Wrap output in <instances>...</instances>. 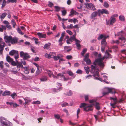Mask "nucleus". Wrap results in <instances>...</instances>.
<instances>
[{
    "label": "nucleus",
    "mask_w": 126,
    "mask_h": 126,
    "mask_svg": "<svg viewBox=\"0 0 126 126\" xmlns=\"http://www.w3.org/2000/svg\"><path fill=\"white\" fill-rule=\"evenodd\" d=\"M79 107L80 108L83 107L84 110L86 111H92L93 110V104H87L85 103H81Z\"/></svg>",
    "instance_id": "1"
},
{
    "label": "nucleus",
    "mask_w": 126,
    "mask_h": 126,
    "mask_svg": "<svg viewBox=\"0 0 126 126\" xmlns=\"http://www.w3.org/2000/svg\"><path fill=\"white\" fill-rule=\"evenodd\" d=\"M51 54H50V53L49 54L46 53L45 54V56L46 57L48 58H51L52 57L51 56Z\"/></svg>",
    "instance_id": "38"
},
{
    "label": "nucleus",
    "mask_w": 126,
    "mask_h": 126,
    "mask_svg": "<svg viewBox=\"0 0 126 126\" xmlns=\"http://www.w3.org/2000/svg\"><path fill=\"white\" fill-rule=\"evenodd\" d=\"M11 63L14 66L16 65L17 63H16L15 61H12Z\"/></svg>",
    "instance_id": "62"
},
{
    "label": "nucleus",
    "mask_w": 126,
    "mask_h": 126,
    "mask_svg": "<svg viewBox=\"0 0 126 126\" xmlns=\"http://www.w3.org/2000/svg\"><path fill=\"white\" fill-rule=\"evenodd\" d=\"M24 100L25 101V102L24 104V105H26L29 102L31 101V100L29 99V98L28 97H26L25 98H24Z\"/></svg>",
    "instance_id": "22"
},
{
    "label": "nucleus",
    "mask_w": 126,
    "mask_h": 126,
    "mask_svg": "<svg viewBox=\"0 0 126 126\" xmlns=\"http://www.w3.org/2000/svg\"><path fill=\"white\" fill-rule=\"evenodd\" d=\"M98 14V13L97 11L93 12L91 15L90 17L92 19L94 18L97 16Z\"/></svg>",
    "instance_id": "10"
},
{
    "label": "nucleus",
    "mask_w": 126,
    "mask_h": 126,
    "mask_svg": "<svg viewBox=\"0 0 126 126\" xmlns=\"http://www.w3.org/2000/svg\"><path fill=\"white\" fill-rule=\"evenodd\" d=\"M7 15V13H2L0 17V19H3Z\"/></svg>",
    "instance_id": "33"
},
{
    "label": "nucleus",
    "mask_w": 126,
    "mask_h": 126,
    "mask_svg": "<svg viewBox=\"0 0 126 126\" xmlns=\"http://www.w3.org/2000/svg\"><path fill=\"white\" fill-rule=\"evenodd\" d=\"M62 14L63 16H65L67 13V12L65 10L62 11Z\"/></svg>",
    "instance_id": "52"
},
{
    "label": "nucleus",
    "mask_w": 126,
    "mask_h": 126,
    "mask_svg": "<svg viewBox=\"0 0 126 126\" xmlns=\"http://www.w3.org/2000/svg\"><path fill=\"white\" fill-rule=\"evenodd\" d=\"M18 39L17 38H12L10 43L13 44H15L17 42Z\"/></svg>",
    "instance_id": "8"
},
{
    "label": "nucleus",
    "mask_w": 126,
    "mask_h": 126,
    "mask_svg": "<svg viewBox=\"0 0 126 126\" xmlns=\"http://www.w3.org/2000/svg\"><path fill=\"white\" fill-rule=\"evenodd\" d=\"M106 39H103L101 42V44L102 46L105 47L106 46L107 43L106 40Z\"/></svg>",
    "instance_id": "16"
},
{
    "label": "nucleus",
    "mask_w": 126,
    "mask_h": 126,
    "mask_svg": "<svg viewBox=\"0 0 126 126\" xmlns=\"http://www.w3.org/2000/svg\"><path fill=\"white\" fill-rule=\"evenodd\" d=\"M94 73L93 75V76L95 77L96 79H98L100 80H101L100 79H101L100 78H98L96 77V76L99 77V72L97 71H96Z\"/></svg>",
    "instance_id": "11"
},
{
    "label": "nucleus",
    "mask_w": 126,
    "mask_h": 126,
    "mask_svg": "<svg viewBox=\"0 0 126 126\" xmlns=\"http://www.w3.org/2000/svg\"><path fill=\"white\" fill-rule=\"evenodd\" d=\"M0 67L2 69L3 68V62L2 61L0 62Z\"/></svg>",
    "instance_id": "48"
},
{
    "label": "nucleus",
    "mask_w": 126,
    "mask_h": 126,
    "mask_svg": "<svg viewBox=\"0 0 126 126\" xmlns=\"http://www.w3.org/2000/svg\"><path fill=\"white\" fill-rule=\"evenodd\" d=\"M92 4L88 3H85V5L86 6V8L88 9H90Z\"/></svg>",
    "instance_id": "27"
},
{
    "label": "nucleus",
    "mask_w": 126,
    "mask_h": 126,
    "mask_svg": "<svg viewBox=\"0 0 126 126\" xmlns=\"http://www.w3.org/2000/svg\"><path fill=\"white\" fill-rule=\"evenodd\" d=\"M69 123L70 125L73 126L76 125L77 124V123H72L70 121H69Z\"/></svg>",
    "instance_id": "61"
},
{
    "label": "nucleus",
    "mask_w": 126,
    "mask_h": 126,
    "mask_svg": "<svg viewBox=\"0 0 126 126\" xmlns=\"http://www.w3.org/2000/svg\"><path fill=\"white\" fill-rule=\"evenodd\" d=\"M68 104L66 102H64L63 103L61 104V105L62 107H64L66 106H68Z\"/></svg>",
    "instance_id": "50"
},
{
    "label": "nucleus",
    "mask_w": 126,
    "mask_h": 126,
    "mask_svg": "<svg viewBox=\"0 0 126 126\" xmlns=\"http://www.w3.org/2000/svg\"><path fill=\"white\" fill-rule=\"evenodd\" d=\"M17 30L18 32L21 35L23 34L24 33L21 32V30H20L19 28H17Z\"/></svg>",
    "instance_id": "45"
},
{
    "label": "nucleus",
    "mask_w": 126,
    "mask_h": 126,
    "mask_svg": "<svg viewBox=\"0 0 126 126\" xmlns=\"http://www.w3.org/2000/svg\"><path fill=\"white\" fill-rule=\"evenodd\" d=\"M18 52L17 51L13 50L10 51L9 52V54L11 56H13L15 55Z\"/></svg>",
    "instance_id": "19"
},
{
    "label": "nucleus",
    "mask_w": 126,
    "mask_h": 126,
    "mask_svg": "<svg viewBox=\"0 0 126 126\" xmlns=\"http://www.w3.org/2000/svg\"><path fill=\"white\" fill-rule=\"evenodd\" d=\"M66 32L68 33L70 35H72L73 33L72 32L70 31L69 30H67L66 31Z\"/></svg>",
    "instance_id": "60"
},
{
    "label": "nucleus",
    "mask_w": 126,
    "mask_h": 126,
    "mask_svg": "<svg viewBox=\"0 0 126 126\" xmlns=\"http://www.w3.org/2000/svg\"><path fill=\"white\" fill-rule=\"evenodd\" d=\"M87 49L86 48H84L83 49V50L81 53V55L82 56H84V54L86 52Z\"/></svg>",
    "instance_id": "35"
},
{
    "label": "nucleus",
    "mask_w": 126,
    "mask_h": 126,
    "mask_svg": "<svg viewBox=\"0 0 126 126\" xmlns=\"http://www.w3.org/2000/svg\"><path fill=\"white\" fill-rule=\"evenodd\" d=\"M53 4L51 2H49L48 4V5L50 7H51L53 5Z\"/></svg>",
    "instance_id": "64"
},
{
    "label": "nucleus",
    "mask_w": 126,
    "mask_h": 126,
    "mask_svg": "<svg viewBox=\"0 0 126 126\" xmlns=\"http://www.w3.org/2000/svg\"><path fill=\"white\" fill-rule=\"evenodd\" d=\"M107 90L108 92H104L103 93V95H104L107 94H108L109 93H111V94L115 93L116 92L115 91H113V89L112 88H107Z\"/></svg>",
    "instance_id": "5"
},
{
    "label": "nucleus",
    "mask_w": 126,
    "mask_h": 126,
    "mask_svg": "<svg viewBox=\"0 0 126 126\" xmlns=\"http://www.w3.org/2000/svg\"><path fill=\"white\" fill-rule=\"evenodd\" d=\"M2 3H1V4L2 5L1 8H3L6 5V2L5 0H3L2 1Z\"/></svg>",
    "instance_id": "31"
},
{
    "label": "nucleus",
    "mask_w": 126,
    "mask_h": 126,
    "mask_svg": "<svg viewBox=\"0 0 126 126\" xmlns=\"http://www.w3.org/2000/svg\"><path fill=\"white\" fill-rule=\"evenodd\" d=\"M63 57V56L61 54H59L57 56L54 57V59L55 61H57L61 57Z\"/></svg>",
    "instance_id": "23"
},
{
    "label": "nucleus",
    "mask_w": 126,
    "mask_h": 126,
    "mask_svg": "<svg viewBox=\"0 0 126 126\" xmlns=\"http://www.w3.org/2000/svg\"><path fill=\"white\" fill-rule=\"evenodd\" d=\"M95 61L97 63H98L99 65L101 66H104V64L102 63L101 59H98L95 60Z\"/></svg>",
    "instance_id": "13"
},
{
    "label": "nucleus",
    "mask_w": 126,
    "mask_h": 126,
    "mask_svg": "<svg viewBox=\"0 0 126 126\" xmlns=\"http://www.w3.org/2000/svg\"><path fill=\"white\" fill-rule=\"evenodd\" d=\"M110 99L111 100H113L114 101H117V99L116 97H115V98H113V97H110Z\"/></svg>",
    "instance_id": "58"
},
{
    "label": "nucleus",
    "mask_w": 126,
    "mask_h": 126,
    "mask_svg": "<svg viewBox=\"0 0 126 126\" xmlns=\"http://www.w3.org/2000/svg\"><path fill=\"white\" fill-rule=\"evenodd\" d=\"M16 0H8L7 2V3H9V2H12V3H16Z\"/></svg>",
    "instance_id": "42"
},
{
    "label": "nucleus",
    "mask_w": 126,
    "mask_h": 126,
    "mask_svg": "<svg viewBox=\"0 0 126 126\" xmlns=\"http://www.w3.org/2000/svg\"><path fill=\"white\" fill-rule=\"evenodd\" d=\"M6 119L4 117L2 116L0 117V122L2 124L3 126H12L10 123H8L7 122L3 121V120H5Z\"/></svg>",
    "instance_id": "2"
},
{
    "label": "nucleus",
    "mask_w": 126,
    "mask_h": 126,
    "mask_svg": "<svg viewBox=\"0 0 126 126\" xmlns=\"http://www.w3.org/2000/svg\"><path fill=\"white\" fill-rule=\"evenodd\" d=\"M118 102L117 101H114L113 103H112L111 102L110 103V105L112 107L114 108H116V107L115 106V105L117 104Z\"/></svg>",
    "instance_id": "21"
},
{
    "label": "nucleus",
    "mask_w": 126,
    "mask_h": 126,
    "mask_svg": "<svg viewBox=\"0 0 126 126\" xmlns=\"http://www.w3.org/2000/svg\"><path fill=\"white\" fill-rule=\"evenodd\" d=\"M73 28V26L72 24H71L70 25H68L67 26V28L68 29H72Z\"/></svg>",
    "instance_id": "47"
},
{
    "label": "nucleus",
    "mask_w": 126,
    "mask_h": 126,
    "mask_svg": "<svg viewBox=\"0 0 126 126\" xmlns=\"http://www.w3.org/2000/svg\"><path fill=\"white\" fill-rule=\"evenodd\" d=\"M54 116L55 118L57 119H59L60 118V116L59 114H54Z\"/></svg>",
    "instance_id": "41"
},
{
    "label": "nucleus",
    "mask_w": 126,
    "mask_h": 126,
    "mask_svg": "<svg viewBox=\"0 0 126 126\" xmlns=\"http://www.w3.org/2000/svg\"><path fill=\"white\" fill-rule=\"evenodd\" d=\"M51 44L50 43H49L47 44H46L44 45V48L45 49H48L49 47L51 45Z\"/></svg>",
    "instance_id": "24"
},
{
    "label": "nucleus",
    "mask_w": 126,
    "mask_h": 126,
    "mask_svg": "<svg viewBox=\"0 0 126 126\" xmlns=\"http://www.w3.org/2000/svg\"><path fill=\"white\" fill-rule=\"evenodd\" d=\"M20 54L21 57H23V58L24 60L30 58V56L28 53H24L22 51L20 52Z\"/></svg>",
    "instance_id": "4"
},
{
    "label": "nucleus",
    "mask_w": 126,
    "mask_h": 126,
    "mask_svg": "<svg viewBox=\"0 0 126 126\" xmlns=\"http://www.w3.org/2000/svg\"><path fill=\"white\" fill-rule=\"evenodd\" d=\"M105 53H106V54H107V55H108L107 58H112L111 55L110 54L108 53V52L107 50L106 51V52H105Z\"/></svg>",
    "instance_id": "44"
},
{
    "label": "nucleus",
    "mask_w": 126,
    "mask_h": 126,
    "mask_svg": "<svg viewBox=\"0 0 126 126\" xmlns=\"http://www.w3.org/2000/svg\"><path fill=\"white\" fill-rule=\"evenodd\" d=\"M41 81H44L47 80V77L46 76H43L40 79Z\"/></svg>",
    "instance_id": "34"
},
{
    "label": "nucleus",
    "mask_w": 126,
    "mask_h": 126,
    "mask_svg": "<svg viewBox=\"0 0 126 126\" xmlns=\"http://www.w3.org/2000/svg\"><path fill=\"white\" fill-rule=\"evenodd\" d=\"M90 9L93 11H94L96 10V9L95 8L94 5L92 4Z\"/></svg>",
    "instance_id": "46"
},
{
    "label": "nucleus",
    "mask_w": 126,
    "mask_h": 126,
    "mask_svg": "<svg viewBox=\"0 0 126 126\" xmlns=\"http://www.w3.org/2000/svg\"><path fill=\"white\" fill-rule=\"evenodd\" d=\"M69 47H69V46H65L64 47V49L65 50H66L67 52H69L71 50V48L68 49V48Z\"/></svg>",
    "instance_id": "36"
},
{
    "label": "nucleus",
    "mask_w": 126,
    "mask_h": 126,
    "mask_svg": "<svg viewBox=\"0 0 126 126\" xmlns=\"http://www.w3.org/2000/svg\"><path fill=\"white\" fill-rule=\"evenodd\" d=\"M89 54L88 53L86 54L84 56V58L83 60L85 61L88 65H90L91 63L90 60L89 58Z\"/></svg>",
    "instance_id": "3"
},
{
    "label": "nucleus",
    "mask_w": 126,
    "mask_h": 126,
    "mask_svg": "<svg viewBox=\"0 0 126 126\" xmlns=\"http://www.w3.org/2000/svg\"><path fill=\"white\" fill-rule=\"evenodd\" d=\"M65 73L64 72L59 73L57 75V76L56 77V78H57L58 76H60L61 77H63V76H64L63 75Z\"/></svg>",
    "instance_id": "30"
},
{
    "label": "nucleus",
    "mask_w": 126,
    "mask_h": 126,
    "mask_svg": "<svg viewBox=\"0 0 126 126\" xmlns=\"http://www.w3.org/2000/svg\"><path fill=\"white\" fill-rule=\"evenodd\" d=\"M67 73L70 76H72L73 75V73L71 71H69L67 72Z\"/></svg>",
    "instance_id": "59"
},
{
    "label": "nucleus",
    "mask_w": 126,
    "mask_h": 126,
    "mask_svg": "<svg viewBox=\"0 0 126 126\" xmlns=\"http://www.w3.org/2000/svg\"><path fill=\"white\" fill-rule=\"evenodd\" d=\"M70 14L69 15V16H71L73 15L74 14L75 15H78V13L75 11L73 9H72L70 12Z\"/></svg>",
    "instance_id": "15"
},
{
    "label": "nucleus",
    "mask_w": 126,
    "mask_h": 126,
    "mask_svg": "<svg viewBox=\"0 0 126 126\" xmlns=\"http://www.w3.org/2000/svg\"><path fill=\"white\" fill-rule=\"evenodd\" d=\"M37 35L40 38H45L46 36V34H43L42 33L40 32L37 33Z\"/></svg>",
    "instance_id": "18"
},
{
    "label": "nucleus",
    "mask_w": 126,
    "mask_h": 126,
    "mask_svg": "<svg viewBox=\"0 0 126 126\" xmlns=\"http://www.w3.org/2000/svg\"><path fill=\"white\" fill-rule=\"evenodd\" d=\"M11 95L13 99H14L15 97L17 96V94L16 93H14L12 94Z\"/></svg>",
    "instance_id": "53"
},
{
    "label": "nucleus",
    "mask_w": 126,
    "mask_h": 126,
    "mask_svg": "<svg viewBox=\"0 0 126 126\" xmlns=\"http://www.w3.org/2000/svg\"><path fill=\"white\" fill-rule=\"evenodd\" d=\"M76 73L78 74H82V71L80 69L78 70L76 72Z\"/></svg>",
    "instance_id": "57"
},
{
    "label": "nucleus",
    "mask_w": 126,
    "mask_h": 126,
    "mask_svg": "<svg viewBox=\"0 0 126 126\" xmlns=\"http://www.w3.org/2000/svg\"><path fill=\"white\" fill-rule=\"evenodd\" d=\"M10 91L6 90L2 94V95L3 96H5L6 95H10Z\"/></svg>",
    "instance_id": "17"
},
{
    "label": "nucleus",
    "mask_w": 126,
    "mask_h": 126,
    "mask_svg": "<svg viewBox=\"0 0 126 126\" xmlns=\"http://www.w3.org/2000/svg\"><path fill=\"white\" fill-rule=\"evenodd\" d=\"M80 110L79 109V108L77 111V118H78L79 116L78 115L79 114L80 112Z\"/></svg>",
    "instance_id": "63"
},
{
    "label": "nucleus",
    "mask_w": 126,
    "mask_h": 126,
    "mask_svg": "<svg viewBox=\"0 0 126 126\" xmlns=\"http://www.w3.org/2000/svg\"><path fill=\"white\" fill-rule=\"evenodd\" d=\"M47 73L48 74L49 77H51L53 75V73L51 71L49 70H47Z\"/></svg>",
    "instance_id": "25"
},
{
    "label": "nucleus",
    "mask_w": 126,
    "mask_h": 126,
    "mask_svg": "<svg viewBox=\"0 0 126 126\" xmlns=\"http://www.w3.org/2000/svg\"><path fill=\"white\" fill-rule=\"evenodd\" d=\"M15 55V59L16 60L19 57L18 51Z\"/></svg>",
    "instance_id": "51"
},
{
    "label": "nucleus",
    "mask_w": 126,
    "mask_h": 126,
    "mask_svg": "<svg viewBox=\"0 0 126 126\" xmlns=\"http://www.w3.org/2000/svg\"><path fill=\"white\" fill-rule=\"evenodd\" d=\"M91 72L92 73H94L95 70V66L93 65H91Z\"/></svg>",
    "instance_id": "29"
},
{
    "label": "nucleus",
    "mask_w": 126,
    "mask_h": 126,
    "mask_svg": "<svg viewBox=\"0 0 126 126\" xmlns=\"http://www.w3.org/2000/svg\"><path fill=\"white\" fill-rule=\"evenodd\" d=\"M98 12L101 13V14H108L109 12L108 10L105 9H102L101 10L100 9H99L98 10Z\"/></svg>",
    "instance_id": "7"
},
{
    "label": "nucleus",
    "mask_w": 126,
    "mask_h": 126,
    "mask_svg": "<svg viewBox=\"0 0 126 126\" xmlns=\"http://www.w3.org/2000/svg\"><path fill=\"white\" fill-rule=\"evenodd\" d=\"M111 19L110 21V25H112L113 24V23L115 22L116 19L115 18H113L112 17H111Z\"/></svg>",
    "instance_id": "26"
},
{
    "label": "nucleus",
    "mask_w": 126,
    "mask_h": 126,
    "mask_svg": "<svg viewBox=\"0 0 126 126\" xmlns=\"http://www.w3.org/2000/svg\"><path fill=\"white\" fill-rule=\"evenodd\" d=\"M41 103L39 101H34L33 102V104H39Z\"/></svg>",
    "instance_id": "55"
},
{
    "label": "nucleus",
    "mask_w": 126,
    "mask_h": 126,
    "mask_svg": "<svg viewBox=\"0 0 126 126\" xmlns=\"http://www.w3.org/2000/svg\"><path fill=\"white\" fill-rule=\"evenodd\" d=\"M6 60L7 62L9 63L13 61V59L11 58L9 56H7L6 57Z\"/></svg>",
    "instance_id": "20"
},
{
    "label": "nucleus",
    "mask_w": 126,
    "mask_h": 126,
    "mask_svg": "<svg viewBox=\"0 0 126 126\" xmlns=\"http://www.w3.org/2000/svg\"><path fill=\"white\" fill-rule=\"evenodd\" d=\"M40 73V72L39 68L37 69L36 72V75L37 76L39 75Z\"/></svg>",
    "instance_id": "54"
},
{
    "label": "nucleus",
    "mask_w": 126,
    "mask_h": 126,
    "mask_svg": "<svg viewBox=\"0 0 126 126\" xmlns=\"http://www.w3.org/2000/svg\"><path fill=\"white\" fill-rule=\"evenodd\" d=\"M84 69L85 70V71L86 73L87 74H88L89 73V68L88 67H84Z\"/></svg>",
    "instance_id": "40"
},
{
    "label": "nucleus",
    "mask_w": 126,
    "mask_h": 126,
    "mask_svg": "<svg viewBox=\"0 0 126 126\" xmlns=\"http://www.w3.org/2000/svg\"><path fill=\"white\" fill-rule=\"evenodd\" d=\"M119 19L122 21H124L125 18L124 16H119Z\"/></svg>",
    "instance_id": "32"
},
{
    "label": "nucleus",
    "mask_w": 126,
    "mask_h": 126,
    "mask_svg": "<svg viewBox=\"0 0 126 126\" xmlns=\"http://www.w3.org/2000/svg\"><path fill=\"white\" fill-rule=\"evenodd\" d=\"M66 94L68 96H70L72 95V93L71 91L70 90L69 92H67L66 93Z\"/></svg>",
    "instance_id": "39"
},
{
    "label": "nucleus",
    "mask_w": 126,
    "mask_h": 126,
    "mask_svg": "<svg viewBox=\"0 0 126 126\" xmlns=\"http://www.w3.org/2000/svg\"><path fill=\"white\" fill-rule=\"evenodd\" d=\"M93 106L94 105L96 109L98 110H99L100 109V107L99 106V103L95 102L94 103L92 104Z\"/></svg>",
    "instance_id": "12"
},
{
    "label": "nucleus",
    "mask_w": 126,
    "mask_h": 126,
    "mask_svg": "<svg viewBox=\"0 0 126 126\" xmlns=\"http://www.w3.org/2000/svg\"><path fill=\"white\" fill-rule=\"evenodd\" d=\"M12 38V37L11 35L9 36L6 35L4 37V39L6 43H9L10 42Z\"/></svg>",
    "instance_id": "6"
},
{
    "label": "nucleus",
    "mask_w": 126,
    "mask_h": 126,
    "mask_svg": "<svg viewBox=\"0 0 126 126\" xmlns=\"http://www.w3.org/2000/svg\"><path fill=\"white\" fill-rule=\"evenodd\" d=\"M75 41L76 42V44L77 47L78 49L79 50L80 49L81 47V46L79 44L80 42V41L78 40L77 39H75Z\"/></svg>",
    "instance_id": "9"
},
{
    "label": "nucleus",
    "mask_w": 126,
    "mask_h": 126,
    "mask_svg": "<svg viewBox=\"0 0 126 126\" xmlns=\"http://www.w3.org/2000/svg\"><path fill=\"white\" fill-rule=\"evenodd\" d=\"M109 37V36H105L103 34L100 35L98 38V39L99 40L100 39H102V38L103 39H106Z\"/></svg>",
    "instance_id": "14"
},
{
    "label": "nucleus",
    "mask_w": 126,
    "mask_h": 126,
    "mask_svg": "<svg viewBox=\"0 0 126 126\" xmlns=\"http://www.w3.org/2000/svg\"><path fill=\"white\" fill-rule=\"evenodd\" d=\"M103 6L105 8H108L109 7V5L107 2L105 1L104 3Z\"/></svg>",
    "instance_id": "37"
},
{
    "label": "nucleus",
    "mask_w": 126,
    "mask_h": 126,
    "mask_svg": "<svg viewBox=\"0 0 126 126\" xmlns=\"http://www.w3.org/2000/svg\"><path fill=\"white\" fill-rule=\"evenodd\" d=\"M5 45H1L0 47V55L2 54L3 51L4 50Z\"/></svg>",
    "instance_id": "28"
},
{
    "label": "nucleus",
    "mask_w": 126,
    "mask_h": 126,
    "mask_svg": "<svg viewBox=\"0 0 126 126\" xmlns=\"http://www.w3.org/2000/svg\"><path fill=\"white\" fill-rule=\"evenodd\" d=\"M55 8L56 9L55 11L56 12H58L60 10V7L58 6H55Z\"/></svg>",
    "instance_id": "49"
},
{
    "label": "nucleus",
    "mask_w": 126,
    "mask_h": 126,
    "mask_svg": "<svg viewBox=\"0 0 126 126\" xmlns=\"http://www.w3.org/2000/svg\"><path fill=\"white\" fill-rule=\"evenodd\" d=\"M66 58L68 60H70L72 58V57L71 55H68L66 56Z\"/></svg>",
    "instance_id": "56"
},
{
    "label": "nucleus",
    "mask_w": 126,
    "mask_h": 126,
    "mask_svg": "<svg viewBox=\"0 0 126 126\" xmlns=\"http://www.w3.org/2000/svg\"><path fill=\"white\" fill-rule=\"evenodd\" d=\"M62 88L61 87H59L58 89H56L54 88L53 89V91L55 92H57L59 90V91H60L59 89H62Z\"/></svg>",
    "instance_id": "43"
}]
</instances>
